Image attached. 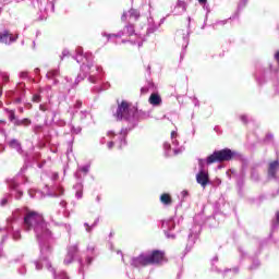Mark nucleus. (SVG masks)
<instances>
[{"label":"nucleus","mask_w":279,"mask_h":279,"mask_svg":"<svg viewBox=\"0 0 279 279\" xmlns=\"http://www.w3.org/2000/svg\"><path fill=\"white\" fill-rule=\"evenodd\" d=\"M24 213V221H23V230L25 232H31L34 230L37 239H43V236H50L51 231L47 228V222H45V218L43 215L36 211H29L27 208L16 209L13 211L12 216L8 218V223H12L19 219V215Z\"/></svg>","instance_id":"obj_1"},{"label":"nucleus","mask_w":279,"mask_h":279,"mask_svg":"<svg viewBox=\"0 0 279 279\" xmlns=\"http://www.w3.org/2000/svg\"><path fill=\"white\" fill-rule=\"evenodd\" d=\"M162 263H165V251L160 250L141 253L131 260L132 267H147L149 265H162Z\"/></svg>","instance_id":"obj_2"},{"label":"nucleus","mask_w":279,"mask_h":279,"mask_svg":"<svg viewBox=\"0 0 279 279\" xmlns=\"http://www.w3.org/2000/svg\"><path fill=\"white\" fill-rule=\"evenodd\" d=\"M102 69L99 65L93 64V62L88 61L87 63H83L81 65V73L77 75L75 80V84H80L84 77H88V82L92 84L97 83V75L101 73Z\"/></svg>","instance_id":"obj_3"},{"label":"nucleus","mask_w":279,"mask_h":279,"mask_svg":"<svg viewBox=\"0 0 279 279\" xmlns=\"http://www.w3.org/2000/svg\"><path fill=\"white\" fill-rule=\"evenodd\" d=\"M117 121H132L133 119H141V111L136 108H130V104L123 100L121 104L118 102V109L114 113Z\"/></svg>","instance_id":"obj_4"},{"label":"nucleus","mask_w":279,"mask_h":279,"mask_svg":"<svg viewBox=\"0 0 279 279\" xmlns=\"http://www.w3.org/2000/svg\"><path fill=\"white\" fill-rule=\"evenodd\" d=\"M239 158V153L230 148H223L221 150H216L210 155V162H230L231 160H236Z\"/></svg>","instance_id":"obj_5"},{"label":"nucleus","mask_w":279,"mask_h":279,"mask_svg":"<svg viewBox=\"0 0 279 279\" xmlns=\"http://www.w3.org/2000/svg\"><path fill=\"white\" fill-rule=\"evenodd\" d=\"M199 171L196 174V182L201 184L203 189L208 186V182H210L209 174H208V165H210V156H207L206 160L198 159Z\"/></svg>","instance_id":"obj_6"},{"label":"nucleus","mask_w":279,"mask_h":279,"mask_svg":"<svg viewBox=\"0 0 279 279\" xmlns=\"http://www.w3.org/2000/svg\"><path fill=\"white\" fill-rule=\"evenodd\" d=\"M48 239H51V232H50V235L48 236L44 235L43 238L37 239V241H39L40 254L44 260H47V257L51 255V252L53 250L51 247V244L47 241Z\"/></svg>","instance_id":"obj_7"},{"label":"nucleus","mask_w":279,"mask_h":279,"mask_svg":"<svg viewBox=\"0 0 279 279\" xmlns=\"http://www.w3.org/2000/svg\"><path fill=\"white\" fill-rule=\"evenodd\" d=\"M77 252H80V244L70 245L68 247V253H66L65 258L63 260L64 265H71V263H73Z\"/></svg>","instance_id":"obj_8"},{"label":"nucleus","mask_w":279,"mask_h":279,"mask_svg":"<svg viewBox=\"0 0 279 279\" xmlns=\"http://www.w3.org/2000/svg\"><path fill=\"white\" fill-rule=\"evenodd\" d=\"M134 24L126 25L123 31L118 34L108 35V38H121V36H134Z\"/></svg>","instance_id":"obj_9"},{"label":"nucleus","mask_w":279,"mask_h":279,"mask_svg":"<svg viewBox=\"0 0 279 279\" xmlns=\"http://www.w3.org/2000/svg\"><path fill=\"white\" fill-rule=\"evenodd\" d=\"M16 38H19V35L13 37L9 31H3L2 33H0V43L4 45H10L11 43L16 41Z\"/></svg>","instance_id":"obj_10"},{"label":"nucleus","mask_w":279,"mask_h":279,"mask_svg":"<svg viewBox=\"0 0 279 279\" xmlns=\"http://www.w3.org/2000/svg\"><path fill=\"white\" fill-rule=\"evenodd\" d=\"M278 169H279V161L278 160L271 161L268 165V178H270L271 180H276V178H278L277 175Z\"/></svg>","instance_id":"obj_11"},{"label":"nucleus","mask_w":279,"mask_h":279,"mask_svg":"<svg viewBox=\"0 0 279 279\" xmlns=\"http://www.w3.org/2000/svg\"><path fill=\"white\" fill-rule=\"evenodd\" d=\"M9 147L11 149H15L17 154H23V146L21 145V142H19V140L16 138H13L9 142Z\"/></svg>","instance_id":"obj_12"},{"label":"nucleus","mask_w":279,"mask_h":279,"mask_svg":"<svg viewBox=\"0 0 279 279\" xmlns=\"http://www.w3.org/2000/svg\"><path fill=\"white\" fill-rule=\"evenodd\" d=\"M23 97H25V89H20L13 93V101L14 104H21L23 101Z\"/></svg>","instance_id":"obj_13"},{"label":"nucleus","mask_w":279,"mask_h":279,"mask_svg":"<svg viewBox=\"0 0 279 279\" xmlns=\"http://www.w3.org/2000/svg\"><path fill=\"white\" fill-rule=\"evenodd\" d=\"M149 104H151V106H160V104H162V98H160V95L158 94H151L149 97Z\"/></svg>","instance_id":"obj_14"},{"label":"nucleus","mask_w":279,"mask_h":279,"mask_svg":"<svg viewBox=\"0 0 279 279\" xmlns=\"http://www.w3.org/2000/svg\"><path fill=\"white\" fill-rule=\"evenodd\" d=\"M4 110L8 113L9 121L13 123V125H16V121H19V118H16V113L14 112V110H10V109H4Z\"/></svg>","instance_id":"obj_15"},{"label":"nucleus","mask_w":279,"mask_h":279,"mask_svg":"<svg viewBox=\"0 0 279 279\" xmlns=\"http://www.w3.org/2000/svg\"><path fill=\"white\" fill-rule=\"evenodd\" d=\"M10 189H13V191H16L15 199H21V197H23V191L19 190V184L16 182H11Z\"/></svg>","instance_id":"obj_16"},{"label":"nucleus","mask_w":279,"mask_h":279,"mask_svg":"<svg viewBox=\"0 0 279 279\" xmlns=\"http://www.w3.org/2000/svg\"><path fill=\"white\" fill-rule=\"evenodd\" d=\"M59 75H60L59 70H51L46 74V77L48 80H54V84H58V80H56V77H58Z\"/></svg>","instance_id":"obj_17"},{"label":"nucleus","mask_w":279,"mask_h":279,"mask_svg":"<svg viewBox=\"0 0 279 279\" xmlns=\"http://www.w3.org/2000/svg\"><path fill=\"white\" fill-rule=\"evenodd\" d=\"M15 125L16 126H23V128H29V125H32V120L27 119V118H24L22 120L17 119L15 121Z\"/></svg>","instance_id":"obj_18"},{"label":"nucleus","mask_w":279,"mask_h":279,"mask_svg":"<svg viewBox=\"0 0 279 279\" xmlns=\"http://www.w3.org/2000/svg\"><path fill=\"white\" fill-rule=\"evenodd\" d=\"M160 202L166 204V206H169L171 204V196H169V194H162L160 196Z\"/></svg>","instance_id":"obj_19"},{"label":"nucleus","mask_w":279,"mask_h":279,"mask_svg":"<svg viewBox=\"0 0 279 279\" xmlns=\"http://www.w3.org/2000/svg\"><path fill=\"white\" fill-rule=\"evenodd\" d=\"M162 228H168V230H173L175 228V222L173 220H168L162 222Z\"/></svg>","instance_id":"obj_20"},{"label":"nucleus","mask_w":279,"mask_h":279,"mask_svg":"<svg viewBox=\"0 0 279 279\" xmlns=\"http://www.w3.org/2000/svg\"><path fill=\"white\" fill-rule=\"evenodd\" d=\"M97 223H99V218H97L92 226H89L88 222H85L84 226L86 228V232H92L93 229L97 227Z\"/></svg>","instance_id":"obj_21"},{"label":"nucleus","mask_w":279,"mask_h":279,"mask_svg":"<svg viewBox=\"0 0 279 279\" xmlns=\"http://www.w3.org/2000/svg\"><path fill=\"white\" fill-rule=\"evenodd\" d=\"M129 13H130V17L131 19H135V21H138V17L141 16V13H138L136 10H134V9H131L130 11H129Z\"/></svg>","instance_id":"obj_22"},{"label":"nucleus","mask_w":279,"mask_h":279,"mask_svg":"<svg viewBox=\"0 0 279 279\" xmlns=\"http://www.w3.org/2000/svg\"><path fill=\"white\" fill-rule=\"evenodd\" d=\"M81 121H84L88 117V111L84 110L78 113Z\"/></svg>","instance_id":"obj_23"},{"label":"nucleus","mask_w":279,"mask_h":279,"mask_svg":"<svg viewBox=\"0 0 279 279\" xmlns=\"http://www.w3.org/2000/svg\"><path fill=\"white\" fill-rule=\"evenodd\" d=\"M8 199H10V195L4 196V197L0 201V206H7V205H8Z\"/></svg>","instance_id":"obj_24"},{"label":"nucleus","mask_w":279,"mask_h":279,"mask_svg":"<svg viewBox=\"0 0 279 279\" xmlns=\"http://www.w3.org/2000/svg\"><path fill=\"white\" fill-rule=\"evenodd\" d=\"M13 239H14V241L21 240V231L20 230L13 232Z\"/></svg>","instance_id":"obj_25"},{"label":"nucleus","mask_w":279,"mask_h":279,"mask_svg":"<svg viewBox=\"0 0 279 279\" xmlns=\"http://www.w3.org/2000/svg\"><path fill=\"white\" fill-rule=\"evenodd\" d=\"M90 170V166L86 165L80 168V171H82L83 173H88V171Z\"/></svg>","instance_id":"obj_26"},{"label":"nucleus","mask_w":279,"mask_h":279,"mask_svg":"<svg viewBox=\"0 0 279 279\" xmlns=\"http://www.w3.org/2000/svg\"><path fill=\"white\" fill-rule=\"evenodd\" d=\"M78 263H80V274H84V262L82 260V258L78 259Z\"/></svg>","instance_id":"obj_27"},{"label":"nucleus","mask_w":279,"mask_h":279,"mask_svg":"<svg viewBox=\"0 0 279 279\" xmlns=\"http://www.w3.org/2000/svg\"><path fill=\"white\" fill-rule=\"evenodd\" d=\"M46 267H47V269H50V270L52 271V274H53V276H54V279H58V277L56 276V270H54L53 268H51V264H50V263H47V264H46Z\"/></svg>","instance_id":"obj_28"},{"label":"nucleus","mask_w":279,"mask_h":279,"mask_svg":"<svg viewBox=\"0 0 279 279\" xmlns=\"http://www.w3.org/2000/svg\"><path fill=\"white\" fill-rule=\"evenodd\" d=\"M0 76L2 77V80H3L4 82H8V81L10 80V77H9L8 74H5V73L0 72Z\"/></svg>","instance_id":"obj_29"},{"label":"nucleus","mask_w":279,"mask_h":279,"mask_svg":"<svg viewBox=\"0 0 279 279\" xmlns=\"http://www.w3.org/2000/svg\"><path fill=\"white\" fill-rule=\"evenodd\" d=\"M74 108H76V110H80V108H82V100H76V102L74 104Z\"/></svg>","instance_id":"obj_30"},{"label":"nucleus","mask_w":279,"mask_h":279,"mask_svg":"<svg viewBox=\"0 0 279 279\" xmlns=\"http://www.w3.org/2000/svg\"><path fill=\"white\" fill-rule=\"evenodd\" d=\"M33 101H35L36 104L40 102V95H34Z\"/></svg>","instance_id":"obj_31"},{"label":"nucleus","mask_w":279,"mask_h":279,"mask_svg":"<svg viewBox=\"0 0 279 279\" xmlns=\"http://www.w3.org/2000/svg\"><path fill=\"white\" fill-rule=\"evenodd\" d=\"M167 239H175V234L170 233L169 231H166Z\"/></svg>","instance_id":"obj_32"},{"label":"nucleus","mask_w":279,"mask_h":279,"mask_svg":"<svg viewBox=\"0 0 279 279\" xmlns=\"http://www.w3.org/2000/svg\"><path fill=\"white\" fill-rule=\"evenodd\" d=\"M35 266L37 271H40V269H43V264H40V262H35Z\"/></svg>","instance_id":"obj_33"},{"label":"nucleus","mask_w":279,"mask_h":279,"mask_svg":"<svg viewBox=\"0 0 279 279\" xmlns=\"http://www.w3.org/2000/svg\"><path fill=\"white\" fill-rule=\"evenodd\" d=\"M92 90H93V93H101V90H104V88H101V87H94Z\"/></svg>","instance_id":"obj_34"},{"label":"nucleus","mask_w":279,"mask_h":279,"mask_svg":"<svg viewBox=\"0 0 279 279\" xmlns=\"http://www.w3.org/2000/svg\"><path fill=\"white\" fill-rule=\"evenodd\" d=\"M59 278H61V279H69V276H66V272H61L59 275Z\"/></svg>","instance_id":"obj_35"},{"label":"nucleus","mask_w":279,"mask_h":279,"mask_svg":"<svg viewBox=\"0 0 279 279\" xmlns=\"http://www.w3.org/2000/svg\"><path fill=\"white\" fill-rule=\"evenodd\" d=\"M20 77H22V80H25V77H27V72H21Z\"/></svg>","instance_id":"obj_36"},{"label":"nucleus","mask_w":279,"mask_h":279,"mask_svg":"<svg viewBox=\"0 0 279 279\" xmlns=\"http://www.w3.org/2000/svg\"><path fill=\"white\" fill-rule=\"evenodd\" d=\"M163 149H171V144H169V143H165L163 144Z\"/></svg>","instance_id":"obj_37"},{"label":"nucleus","mask_w":279,"mask_h":279,"mask_svg":"<svg viewBox=\"0 0 279 279\" xmlns=\"http://www.w3.org/2000/svg\"><path fill=\"white\" fill-rule=\"evenodd\" d=\"M82 195H83V192H82V191H77V192H76V197H77V199H82Z\"/></svg>","instance_id":"obj_38"},{"label":"nucleus","mask_w":279,"mask_h":279,"mask_svg":"<svg viewBox=\"0 0 279 279\" xmlns=\"http://www.w3.org/2000/svg\"><path fill=\"white\" fill-rule=\"evenodd\" d=\"M121 21H128V13H123L121 16Z\"/></svg>","instance_id":"obj_39"},{"label":"nucleus","mask_w":279,"mask_h":279,"mask_svg":"<svg viewBox=\"0 0 279 279\" xmlns=\"http://www.w3.org/2000/svg\"><path fill=\"white\" fill-rule=\"evenodd\" d=\"M114 147V142H109L108 143V149H112Z\"/></svg>","instance_id":"obj_40"},{"label":"nucleus","mask_w":279,"mask_h":279,"mask_svg":"<svg viewBox=\"0 0 279 279\" xmlns=\"http://www.w3.org/2000/svg\"><path fill=\"white\" fill-rule=\"evenodd\" d=\"M207 2H208V0H198V3H199L201 5H206Z\"/></svg>","instance_id":"obj_41"},{"label":"nucleus","mask_w":279,"mask_h":279,"mask_svg":"<svg viewBox=\"0 0 279 279\" xmlns=\"http://www.w3.org/2000/svg\"><path fill=\"white\" fill-rule=\"evenodd\" d=\"M86 263H87V265H90V263H93V257H86Z\"/></svg>","instance_id":"obj_42"},{"label":"nucleus","mask_w":279,"mask_h":279,"mask_svg":"<svg viewBox=\"0 0 279 279\" xmlns=\"http://www.w3.org/2000/svg\"><path fill=\"white\" fill-rule=\"evenodd\" d=\"M183 40H185V43H187V40H189V33L183 34Z\"/></svg>","instance_id":"obj_43"},{"label":"nucleus","mask_w":279,"mask_h":279,"mask_svg":"<svg viewBox=\"0 0 279 279\" xmlns=\"http://www.w3.org/2000/svg\"><path fill=\"white\" fill-rule=\"evenodd\" d=\"M147 90H149L147 87H142V88H141V93H142V94L147 93Z\"/></svg>","instance_id":"obj_44"},{"label":"nucleus","mask_w":279,"mask_h":279,"mask_svg":"<svg viewBox=\"0 0 279 279\" xmlns=\"http://www.w3.org/2000/svg\"><path fill=\"white\" fill-rule=\"evenodd\" d=\"M2 151H5V146H3V144H0V154H2Z\"/></svg>","instance_id":"obj_45"},{"label":"nucleus","mask_w":279,"mask_h":279,"mask_svg":"<svg viewBox=\"0 0 279 279\" xmlns=\"http://www.w3.org/2000/svg\"><path fill=\"white\" fill-rule=\"evenodd\" d=\"M88 252H95V246H87Z\"/></svg>","instance_id":"obj_46"},{"label":"nucleus","mask_w":279,"mask_h":279,"mask_svg":"<svg viewBox=\"0 0 279 279\" xmlns=\"http://www.w3.org/2000/svg\"><path fill=\"white\" fill-rule=\"evenodd\" d=\"M60 206H62V208H66V202L62 201V202L60 203Z\"/></svg>","instance_id":"obj_47"},{"label":"nucleus","mask_w":279,"mask_h":279,"mask_svg":"<svg viewBox=\"0 0 279 279\" xmlns=\"http://www.w3.org/2000/svg\"><path fill=\"white\" fill-rule=\"evenodd\" d=\"M62 56H69V50H63Z\"/></svg>","instance_id":"obj_48"},{"label":"nucleus","mask_w":279,"mask_h":279,"mask_svg":"<svg viewBox=\"0 0 279 279\" xmlns=\"http://www.w3.org/2000/svg\"><path fill=\"white\" fill-rule=\"evenodd\" d=\"M40 110L43 111V112H45L46 110H47V108H45V106H43V105H40Z\"/></svg>","instance_id":"obj_49"},{"label":"nucleus","mask_w":279,"mask_h":279,"mask_svg":"<svg viewBox=\"0 0 279 279\" xmlns=\"http://www.w3.org/2000/svg\"><path fill=\"white\" fill-rule=\"evenodd\" d=\"M171 138H175V131L171 132Z\"/></svg>","instance_id":"obj_50"},{"label":"nucleus","mask_w":279,"mask_h":279,"mask_svg":"<svg viewBox=\"0 0 279 279\" xmlns=\"http://www.w3.org/2000/svg\"><path fill=\"white\" fill-rule=\"evenodd\" d=\"M277 223H279V211L277 213Z\"/></svg>","instance_id":"obj_51"},{"label":"nucleus","mask_w":279,"mask_h":279,"mask_svg":"<svg viewBox=\"0 0 279 279\" xmlns=\"http://www.w3.org/2000/svg\"><path fill=\"white\" fill-rule=\"evenodd\" d=\"M40 72V69H35V73H39Z\"/></svg>","instance_id":"obj_52"},{"label":"nucleus","mask_w":279,"mask_h":279,"mask_svg":"<svg viewBox=\"0 0 279 279\" xmlns=\"http://www.w3.org/2000/svg\"><path fill=\"white\" fill-rule=\"evenodd\" d=\"M96 199H97V202H100V201H101V197H100V196H97Z\"/></svg>","instance_id":"obj_53"},{"label":"nucleus","mask_w":279,"mask_h":279,"mask_svg":"<svg viewBox=\"0 0 279 279\" xmlns=\"http://www.w3.org/2000/svg\"><path fill=\"white\" fill-rule=\"evenodd\" d=\"M189 194V192H186V191H183V195H184V197H185V195H187Z\"/></svg>","instance_id":"obj_54"},{"label":"nucleus","mask_w":279,"mask_h":279,"mask_svg":"<svg viewBox=\"0 0 279 279\" xmlns=\"http://www.w3.org/2000/svg\"><path fill=\"white\" fill-rule=\"evenodd\" d=\"M122 145H126V142H125V140H123V141H122Z\"/></svg>","instance_id":"obj_55"},{"label":"nucleus","mask_w":279,"mask_h":279,"mask_svg":"<svg viewBox=\"0 0 279 279\" xmlns=\"http://www.w3.org/2000/svg\"><path fill=\"white\" fill-rule=\"evenodd\" d=\"M189 23H191V17H187Z\"/></svg>","instance_id":"obj_56"},{"label":"nucleus","mask_w":279,"mask_h":279,"mask_svg":"<svg viewBox=\"0 0 279 279\" xmlns=\"http://www.w3.org/2000/svg\"><path fill=\"white\" fill-rule=\"evenodd\" d=\"M174 154L178 155V150H174Z\"/></svg>","instance_id":"obj_57"},{"label":"nucleus","mask_w":279,"mask_h":279,"mask_svg":"<svg viewBox=\"0 0 279 279\" xmlns=\"http://www.w3.org/2000/svg\"><path fill=\"white\" fill-rule=\"evenodd\" d=\"M58 178V174H54V179Z\"/></svg>","instance_id":"obj_58"},{"label":"nucleus","mask_w":279,"mask_h":279,"mask_svg":"<svg viewBox=\"0 0 279 279\" xmlns=\"http://www.w3.org/2000/svg\"><path fill=\"white\" fill-rule=\"evenodd\" d=\"M141 45H143V44H138V47H141Z\"/></svg>","instance_id":"obj_59"},{"label":"nucleus","mask_w":279,"mask_h":279,"mask_svg":"<svg viewBox=\"0 0 279 279\" xmlns=\"http://www.w3.org/2000/svg\"><path fill=\"white\" fill-rule=\"evenodd\" d=\"M77 132H80V129L77 130ZM77 132H76V134H77Z\"/></svg>","instance_id":"obj_60"}]
</instances>
